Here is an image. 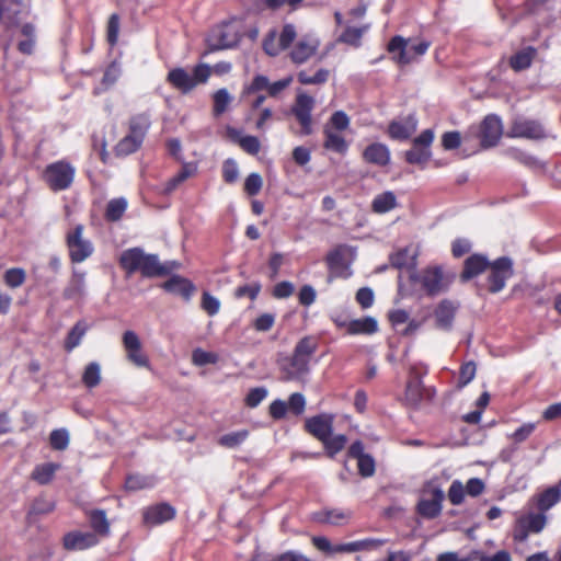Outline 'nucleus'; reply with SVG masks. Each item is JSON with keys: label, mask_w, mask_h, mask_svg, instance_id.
Instances as JSON below:
<instances>
[{"label": "nucleus", "mask_w": 561, "mask_h": 561, "mask_svg": "<svg viewBox=\"0 0 561 561\" xmlns=\"http://www.w3.org/2000/svg\"><path fill=\"white\" fill-rule=\"evenodd\" d=\"M280 369L285 380H298L309 371V363L293 354L280 363Z\"/></svg>", "instance_id": "18"}, {"label": "nucleus", "mask_w": 561, "mask_h": 561, "mask_svg": "<svg viewBox=\"0 0 561 561\" xmlns=\"http://www.w3.org/2000/svg\"><path fill=\"white\" fill-rule=\"evenodd\" d=\"M214 114L219 116L225 113L232 101V96L227 89H219L215 92L214 96Z\"/></svg>", "instance_id": "49"}, {"label": "nucleus", "mask_w": 561, "mask_h": 561, "mask_svg": "<svg viewBox=\"0 0 561 561\" xmlns=\"http://www.w3.org/2000/svg\"><path fill=\"white\" fill-rule=\"evenodd\" d=\"M59 468L60 465L54 462L37 465L32 472V479L39 484H47L53 480Z\"/></svg>", "instance_id": "37"}, {"label": "nucleus", "mask_w": 561, "mask_h": 561, "mask_svg": "<svg viewBox=\"0 0 561 561\" xmlns=\"http://www.w3.org/2000/svg\"><path fill=\"white\" fill-rule=\"evenodd\" d=\"M339 131L340 130L332 129V127H324L323 134L325 139L323 146L328 150L344 153L347 150V142Z\"/></svg>", "instance_id": "34"}, {"label": "nucleus", "mask_w": 561, "mask_h": 561, "mask_svg": "<svg viewBox=\"0 0 561 561\" xmlns=\"http://www.w3.org/2000/svg\"><path fill=\"white\" fill-rule=\"evenodd\" d=\"M489 266V262L485 256L473 254L465 261L463 271L461 278L468 280L482 273Z\"/></svg>", "instance_id": "29"}, {"label": "nucleus", "mask_w": 561, "mask_h": 561, "mask_svg": "<svg viewBox=\"0 0 561 561\" xmlns=\"http://www.w3.org/2000/svg\"><path fill=\"white\" fill-rule=\"evenodd\" d=\"M127 208V201L124 197L111 199L107 203L105 216L111 221H116L122 218Z\"/></svg>", "instance_id": "45"}, {"label": "nucleus", "mask_w": 561, "mask_h": 561, "mask_svg": "<svg viewBox=\"0 0 561 561\" xmlns=\"http://www.w3.org/2000/svg\"><path fill=\"white\" fill-rule=\"evenodd\" d=\"M352 517V512L340 508L325 510L317 514V520L334 526L346 524Z\"/></svg>", "instance_id": "31"}, {"label": "nucleus", "mask_w": 561, "mask_h": 561, "mask_svg": "<svg viewBox=\"0 0 561 561\" xmlns=\"http://www.w3.org/2000/svg\"><path fill=\"white\" fill-rule=\"evenodd\" d=\"M153 485V480L149 477L140 476V474H131L127 477L125 482V488L128 491H138L146 488H151Z\"/></svg>", "instance_id": "53"}, {"label": "nucleus", "mask_w": 561, "mask_h": 561, "mask_svg": "<svg viewBox=\"0 0 561 561\" xmlns=\"http://www.w3.org/2000/svg\"><path fill=\"white\" fill-rule=\"evenodd\" d=\"M430 42L405 39L402 36H394L388 44V51L392 55V59L401 65H408L423 56L428 47Z\"/></svg>", "instance_id": "1"}, {"label": "nucleus", "mask_w": 561, "mask_h": 561, "mask_svg": "<svg viewBox=\"0 0 561 561\" xmlns=\"http://www.w3.org/2000/svg\"><path fill=\"white\" fill-rule=\"evenodd\" d=\"M180 267V263L170 261L160 263L157 255L146 254L140 273L144 277L163 276Z\"/></svg>", "instance_id": "16"}, {"label": "nucleus", "mask_w": 561, "mask_h": 561, "mask_svg": "<svg viewBox=\"0 0 561 561\" xmlns=\"http://www.w3.org/2000/svg\"><path fill=\"white\" fill-rule=\"evenodd\" d=\"M142 144V140L128 133L115 147L118 156H128L135 152Z\"/></svg>", "instance_id": "44"}, {"label": "nucleus", "mask_w": 561, "mask_h": 561, "mask_svg": "<svg viewBox=\"0 0 561 561\" xmlns=\"http://www.w3.org/2000/svg\"><path fill=\"white\" fill-rule=\"evenodd\" d=\"M150 117L147 114H138L130 118L129 122V133L140 140L144 141V138L147 134V130L150 127Z\"/></svg>", "instance_id": "40"}, {"label": "nucleus", "mask_w": 561, "mask_h": 561, "mask_svg": "<svg viewBox=\"0 0 561 561\" xmlns=\"http://www.w3.org/2000/svg\"><path fill=\"white\" fill-rule=\"evenodd\" d=\"M222 178L227 183H234L239 178V168L234 160L227 159L222 164Z\"/></svg>", "instance_id": "62"}, {"label": "nucleus", "mask_w": 561, "mask_h": 561, "mask_svg": "<svg viewBox=\"0 0 561 561\" xmlns=\"http://www.w3.org/2000/svg\"><path fill=\"white\" fill-rule=\"evenodd\" d=\"M101 365L98 362L89 363L82 373V382L88 388H95L101 382Z\"/></svg>", "instance_id": "42"}, {"label": "nucleus", "mask_w": 561, "mask_h": 561, "mask_svg": "<svg viewBox=\"0 0 561 561\" xmlns=\"http://www.w3.org/2000/svg\"><path fill=\"white\" fill-rule=\"evenodd\" d=\"M123 346L126 357L137 367H149V359L142 352V345L136 332L128 330L123 334Z\"/></svg>", "instance_id": "13"}, {"label": "nucleus", "mask_w": 561, "mask_h": 561, "mask_svg": "<svg viewBox=\"0 0 561 561\" xmlns=\"http://www.w3.org/2000/svg\"><path fill=\"white\" fill-rule=\"evenodd\" d=\"M25 279V273L21 268H10L4 274V280L10 287H19Z\"/></svg>", "instance_id": "63"}, {"label": "nucleus", "mask_w": 561, "mask_h": 561, "mask_svg": "<svg viewBox=\"0 0 561 561\" xmlns=\"http://www.w3.org/2000/svg\"><path fill=\"white\" fill-rule=\"evenodd\" d=\"M317 350V341L313 337L306 336L301 339L294 351L298 357L306 359L308 363L310 362V357Z\"/></svg>", "instance_id": "47"}, {"label": "nucleus", "mask_w": 561, "mask_h": 561, "mask_svg": "<svg viewBox=\"0 0 561 561\" xmlns=\"http://www.w3.org/2000/svg\"><path fill=\"white\" fill-rule=\"evenodd\" d=\"M334 415L322 413L306 420L305 427L309 434L321 443L333 432Z\"/></svg>", "instance_id": "15"}, {"label": "nucleus", "mask_w": 561, "mask_h": 561, "mask_svg": "<svg viewBox=\"0 0 561 561\" xmlns=\"http://www.w3.org/2000/svg\"><path fill=\"white\" fill-rule=\"evenodd\" d=\"M513 275V264L508 257H500L490 264L489 290L491 293L501 291L506 280Z\"/></svg>", "instance_id": "10"}, {"label": "nucleus", "mask_w": 561, "mask_h": 561, "mask_svg": "<svg viewBox=\"0 0 561 561\" xmlns=\"http://www.w3.org/2000/svg\"><path fill=\"white\" fill-rule=\"evenodd\" d=\"M390 260L391 264L397 268H413L415 266L416 251L412 247H407L392 254Z\"/></svg>", "instance_id": "35"}, {"label": "nucleus", "mask_w": 561, "mask_h": 561, "mask_svg": "<svg viewBox=\"0 0 561 561\" xmlns=\"http://www.w3.org/2000/svg\"><path fill=\"white\" fill-rule=\"evenodd\" d=\"M561 497V479L559 484L553 485L542 493H540L537 497V507L540 512L545 513L550 510L553 505H556Z\"/></svg>", "instance_id": "33"}, {"label": "nucleus", "mask_w": 561, "mask_h": 561, "mask_svg": "<svg viewBox=\"0 0 561 561\" xmlns=\"http://www.w3.org/2000/svg\"><path fill=\"white\" fill-rule=\"evenodd\" d=\"M238 41L239 35L232 24L215 26L211 28L206 39L210 51L231 48Z\"/></svg>", "instance_id": "5"}, {"label": "nucleus", "mask_w": 561, "mask_h": 561, "mask_svg": "<svg viewBox=\"0 0 561 561\" xmlns=\"http://www.w3.org/2000/svg\"><path fill=\"white\" fill-rule=\"evenodd\" d=\"M457 306L449 301L443 300L435 310L436 327L440 330H449L453 325Z\"/></svg>", "instance_id": "26"}, {"label": "nucleus", "mask_w": 561, "mask_h": 561, "mask_svg": "<svg viewBox=\"0 0 561 561\" xmlns=\"http://www.w3.org/2000/svg\"><path fill=\"white\" fill-rule=\"evenodd\" d=\"M197 171V165L193 162H187L182 165V169L170 180H168L162 188V193L170 195L174 192L183 182L188 178L193 176Z\"/></svg>", "instance_id": "27"}, {"label": "nucleus", "mask_w": 561, "mask_h": 561, "mask_svg": "<svg viewBox=\"0 0 561 561\" xmlns=\"http://www.w3.org/2000/svg\"><path fill=\"white\" fill-rule=\"evenodd\" d=\"M503 134L502 122L496 115H488L480 125L481 146L490 148L495 146Z\"/></svg>", "instance_id": "14"}, {"label": "nucleus", "mask_w": 561, "mask_h": 561, "mask_svg": "<svg viewBox=\"0 0 561 561\" xmlns=\"http://www.w3.org/2000/svg\"><path fill=\"white\" fill-rule=\"evenodd\" d=\"M162 288L171 294L179 295L188 300L195 290L194 285L186 278L173 275L162 284Z\"/></svg>", "instance_id": "25"}, {"label": "nucleus", "mask_w": 561, "mask_h": 561, "mask_svg": "<svg viewBox=\"0 0 561 561\" xmlns=\"http://www.w3.org/2000/svg\"><path fill=\"white\" fill-rule=\"evenodd\" d=\"M297 79L301 84H322L329 79V70L319 69L312 76L302 70L298 73Z\"/></svg>", "instance_id": "51"}, {"label": "nucleus", "mask_w": 561, "mask_h": 561, "mask_svg": "<svg viewBox=\"0 0 561 561\" xmlns=\"http://www.w3.org/2000/svg\"><path fill=\"white\" fill-rule=\"evenodd\" d=\"M423 398L422 381L419 377H412L407 385L405 400L408 404L416 407Z\"/></svg>", "instance_id": "41"}, {"label": "nucleus", "mask_w": 561, "mask_h": 561, "mask_svg": "<svg viewBox=\"0 0 561 561\" xmlns=\"http://www.w3.org/2000/svg\"><path fill=\"white\" fill-rule=\"evenodd\" d=\"M202 308L208 316H215L219 312L220 301L215 296L205 291L202 296Z\"/></svg>", "instance_id": "59"}, {"label": "nucleus", "mask_w": 561, "mask_h": 561, "mask_svg": "<svg viewBox=\"0 0 561 561\" xmlns=\"http://www.w3.org/2000/svg\"><path fill=\"white\" fill-rule=\"evenodd\" d=\"M83 226L77 225L67 232L66 243L69 256L72 262L81 263L93 253V245L90 240L83 237Z\"/></svg>", "instance_id": "2"}, {"label": "nucleus", "mask_w": 561, "mask_h": 561, "mask_svg": "<svg viewBox=\"0 0 561 561\" xmlns=\"http://www.w3.org/2000/svg\"><path fill=\"white\" fill-rule=\"evenodd\" d=\"M263 186V179L259 173H251L244 181V191L250 196L256 195Z\"/></svg>", "instance_id": "57"}, {"label": "nucleus", "mask_w": 561, "mask_h": 561, "mask_svg": "<svg viewBox=\"0 0 561 561\" xmlns=\"http://www.w3.org/2000/svg\"><path fill=\"white\" fill-rule=\"evenodd\" d=\"M218 355L213 352H206L202 348H196L192 353V363L195 366H205L208 364H216Z\"/></svg>", "instance_id": "54"}, {"label": "nucleus", "mask_w": 561, "mask_h": 561, "mask_svg": "<svg viewBox=\"0 0 561 561\" xmlns=\"http://www.w3.org/2000/svg\"><path fill=\"white\" fill-rule=\"evenodd\" d=\"M75 172V168L71 164L58 161L46 168L45 180L53 191H64L73 182Z\"/></svg>", "instance_id": "4"}, {"label": "nucleus", "mask_w": 561, "mask_h": 561, "mask_svg": "<svg viewBox=\"0 0 561 561\" xmlns=\"http://www.w3.org/2000/svg\"><path fill=\"white\" fill-rule=\"evenodd\" d=\"M512 138H527L538 140L547 137L543 126L534 119L518 116L514 118L512 126L507 133Z\"/></svg>", "instance_id": "9"}, {"label": "nucleus", "mask_w": 561, "mask_h": 561, "mask_svg": "<svg viewBox=\"0 0 561 561\" xmlns=\"http://www.w3.org/2000/svg\"><path fill=\"white\" fill-rule=\"evenodd\" d=\"M350 117L343 111H336L330 117L329 123L324 127H332L334 130L343 131L350 126Z\"/></svg>", "instance_id": "56"}, {"label": "nucleus", "mask_w": 561, "mask_h": 561, "mask_svg": "<svg viewBox=\"0 0 561 561\" xmlns=\"http://www.w3.org/2000/svg\"><path fill=\"white\" fill-rule=\"evenodd\" d=\"M445 497L444 491L434 482L427 483L421 494L417 512L426 518H434L442 511V502Z\"/></svg>", "instance_id": "3"}, {"label": "nucleus", "mask_w": 561, "mask_h": 561, "mask_svg": "<svg viewBox=\"0 0 561 561\" xmlns=\"http://www.w3.org/2000/svg\"><path fill=\"white\" fill-rule=\"evenodd\" d=\"M87 332V325L83 322H78L68 333L65 341V348L71 352L80 343Z\"/></svg>", "instance_id": "46"}, {"label": "nucleus", "mask_w": 561, "mask_h": 561, "mask_svg": "<svg viewBox=\"0 0 561 561\" xmlns=\"http://www.w3.org/2000/svg\"><path fill=\"white\" fill-rule=\"evenodd\" d=\"M387 542L386 539L367 538L354 541L355 552L377 550Z\"/></svg>", "instance_id": "61"}, {"label": "nucleus", "mask_w": 561, "mask_h": 561, "mask_svg": "<svg viewBox=\"0 0 561 561\" xmlns=\"http://www.w3.org/2000/svg\"><path fill=\"white\" fill-rule=\"evenodd\" d=\"M26 7L21 0H0V23L7 26L18 24V16L24 13Z\"/></svg>", "instance_id": "21"}, {"label": "nucleus", "mask_w": 561, "mask_h": 561, "mask_svg": "<svg viewBox=\"0 0 561 561\" xmlns=\"http://www.w3.org/2000/svg\"><path fill=\"white\" fill-rule=\"evenodd\" d=\"M465 486L458 480L454 481L448 491V499L454 505H459L462 503L465 497Z\"/></svg>", "instance_id": "64"}, {"label": "nucleus", "mask_w": 561, "mask_h": 561, "mask_svg": "<svg viewBox=\"0 0 561 561\" xmlns=\"http://www.w3.org/2000/svg\"><path fill=\"white\" fill-rule=\"evenodd\" d=\"M267 393L265 387L253 388L245 397V404L249 408H256L267 397Z\"/></svg>", "instance_id": "58"}, {"label": "nucleus", "mask_w": 561, "mask_h": 561, "mask_svg": "<svg viewBox=\"0 0 561 561\" xmlns=\"http://www.w3.org/2000/svg\"><path fill=\"white\" fill-rule=\"evenodd\" d=\"M146 253L139 248L125 250L119 256V264L128 275L140 272Z\"/></svg>", "instance_id": "24"}, {"label": "nucleus", "mask_w": 561, "mask_h": 561, "mask_svg": "<svg viewBox=\"0 0 561 561\" xmlns=\"http://www.w3.org/2000/svg\"><path fill=\"white\" fill-rule=\"evenodd\" d=\"M239 146L249 154L255 156L261 149V142L257 137L247 135L239 139Z\"/></svg>", "instance_id": "60"}, {"label": "nucleus", "mask_w": 561, "mask_h": 561, "mask_svg": "<svg viewBox=\"0 0 561 561\" xmlns=\"http://www.w3.org/2000/svg\"><path fill=\"white\" fill-rule=\"evenodd\" d=\"M347 438L343 434L330 435L322 442L329 457L333 458L337 453L344 449Z\"/></svg>", "instance_id": "43"}, {"label": "nucleus", "mask_w": 561, "mask_h": 561, "mask_svg": "<svg viewBox=\"0 0 561 561\" xmlns=\"http://www.w3.org/2000/svg\"><path fill=\"white\" fill-rule=\"evenodd\" d=\"M547 523V518L542 512L528 513L517 519L516 526L513 531L514 540L523 542L526 541L529 534L540 533Z\"/></svg>", "instance_id": "8"}, {"label": "nucleus", "mask_w": 561, "mask_h": 561, "mask_svg": "<svg viewBox=\"0 0 561 561\" xmlns=\"http://www.w3.org/2000/svg\"><path fill=\"white\" fill-rule=\"evenodd\" d=\"M419 279L422 288L431 296L445 291L450 284V279L445 276L440 267L426 268Z\"/></svg>", "instance_id": "12"}, {"label": "nucleus", "mask_w": 561, "mask_h": 561, "mask_svg": "<svg viewBox=\"0 0 561 561\" xmlns=\"http://www.w3.org/2000/svg\"><path fill=\"white\" fill-rule=\"evenodd\" d=\"M370 25L365 24L360 27L346 26L339 36L337 42L347 44L353 47H359L363 35L369 30Z\"/></svg>", "instance_id": "36"}, {"label": "nucleus", "mask_w": 561, "mask_h": 561, "mask_svg": "<svg viewBox=\"0 0 561 561\" xmlns=\"http://www.w3.org/2000/svg\"><path fill=\"white\" fill-rule=\"evenodd\" d=\"M320 46V41L313 35L301 37L290 53L291 59L296 64L306 62L311 58Z\"/></svg>", "instance_id": "17"}, {"label": "nucleus", "mask_w": 561, "mask_h": 561, "mask_svg": "<svg viewBox=\"0 0 561 561\" xmlns=\"http://www.w3.org/2000/svg\"><path fill=\"white\" fill-rule=\"evenodd\" d=\"M434 140L432 129L423 130L414 140L413 147L405 152V159L411 164H424L432 156L431 145Z\"/></svg>", "instance_id": "7"}, {"label": "nucleus", "mask_w": 561, "mask_h": 561, "mask_svg": "<svg viewBox=\"0 0 561 561\" xmlns=\"http://www.w3.org/2000/svg\"><path fill=\"white\" fill-rule=\"evenodd\" d=\"M249 436V432L247 430H241L237 432H231L222 435L219 438V445L226 448H236L240 446Z\"/></svg>", "instance_id": "50"}, {"label": "nucleus", "mask_w": 561, "mask_h": 561, "mask_svg": "<svg viewBox=\"0 0 561 561\" xmlns=\"http://www.w3.org/2000/svg\"><path fill=\"white\" fill-rule=\"evenodd\" d=\"M84 273L75 271L68 286L64 290V296L68 299L80 297L84 293Z\"/></svg>", "instance_id": "38"}, {"label": "nucleus", "mask_w": 561, "mask_h": 561, "mask_svg": "<svg viewBox=\"0 0 561 561\" xmlns=\"http://www.w3.org/2000/svg\"><path fill=\"white\" fill-rule=\"evenodd\" d=\"M98 542L99 538L94 533L72 531L64 537V546L67 550H84Z\"/></svg>", "instance_id": "19"}, {"label": "nucleus", "mask_w": 561, "mask_h": 561, "mask_svg": "<svg viewBox=\"0 0 561 561\" xmlns=\"http://www.w3.org/2000/svg\"><path fill=\"white\" fill-rule=\"evenodd\" d=\"M398 206L397 196L391 191L377 194L371 202V209L376 214H386Z\"/></svg>", "instance_id": "32"}, {"label": "nucleus", "mask_w": 561, "mask_h": 561, "mask_svg": "<svg viewBox=\"0 0 561 561\" xmlns=\"http://www.w3.org/2000/svg\"><path fill=\"white\" fill-rule=\"evenodd\" d=\"M364 159L369 163L386 165L390 160V152L386 145L377 142L365 149Z\"/></svg>", "instance_id": "30"}, {"label": "nucleus", "mask_w": 561, "mask_h": 561, "mask_svg": "<svg viewBox=\"0 0 561 561\" xmlns=\"http://www.w3.org/2000/svg\"><path fill=\"white\" fill-rule=\"evenodd\" d=\"M352 250L347 247H337L327 255V264L331 276L347 278L352 275Z\"/></svg>", "instance_id": "6"}, {"label": "nucleus", "mask_w": 561, "mask_h": 561, "mask_svg": "<svg viewBox=\"0 0 561 561\" xmlns=\"http://www.w3.org/2000/svg\"><path fill=\"white\" fill-rule=\"evenodd\" d=\"M167 79L174 88L183 93H187L196 87V82L192 78L191 73L183 68L172 69L168 73Z\"/></svg>", "instance_id": "28"}, {"label": "nucleus", "mask_w": 561, "mask_h": 561, "mask_svg": "<svg viewBox=\"0 0 561 561\" xmlns=\"http://www.w3.org/2000/svg\"><path fill=\"white\" fill-rule=\"evenodd\" d=\"M340 327H344L346 332L351 335H370L378 331V322L373 317H364L362 319H354L347 322H339Z\"/></svg>", "instance_id": "22"}, {"label": "nucleus", "mask_w": 561, "mask_h": 561, "mask_svg": "<svg viewBox=\"0 0 561 561\" xmlns=\"http://www.w3.org/2000/svg\"><path fill=\"white\" fill-rule=\"evenodd\" d=\"M417 127V119L414 115H408L404 118L393 121L390 123L388 133L393 139H408Z\"/></svg>", "instance_id": "23"}, {"label": "nucleus", "mask_w": 561, "mask_h": 561, "mask_svg": "<svg viewBox=\"0 0 561 561\" xmlns=\"http://www.w3.org/2000/svg\"><path fill=\"white\" fill-rule=\"evenodd\" d=\"M536 55V49L527 47L511 57L510 65L515 71L528 68Z\"/></svg>", "instance_id": "39"}, {"label": "nucleus", "mask_w": 561, "mask_h": 561, "mask_svg": "<svg viewBox=\"0 0 561 561\" xmlns=\"http://www.w3.org/2000/svg\"><path fill=\"white\" fill-rule=\"evenodd\" d=\"M268 83L270 80L267 77L257 75L253 78L252 82L249 85L244 87L243 95L250 96L263 90L268 91Z\"/></svg>", "instance_id": "55"}, {"label": "nucleus", "mask_w": 561, "mask_h": 561, "mask_svg": "<svg viewBox=\"0 0 561 561\" xmlns=\"http://www.w3.org/2000/svg\"><path fill=\"white\" fill-rule=\"evenodd\" d=\"M314 107V99L304 92H299L296 98L295 105L293 106V114L299 122L305 135L312 131L311 112Z\"/></svg>", "instance_id": "11"}, {"label": "nucleus", "mask_w": 561, "mask_h": 561, "mask_svg": "<svg viewBox=\"0 0 561 561\" xmlns=\"http://www.w3.org/2000/svg\"><path fill=\"white\" fill-rule=\"evenodd\" d=\"M175 510L165 503L150 506L144 512V520L147 525H159L173 519Z\"/></svg>", "instance_id": "20"}, {"label": "nucleus", "mask_w": 561, "mask_h": 561, "mask_svg": "<svg viewBox=\"0 0 561 561\" xmlns=\"http://www.w3.org/2000/svg\"><path fill=\"white\" fill-rule=\"evenodd\" d=\"M90 524L93 530L101 536H106L110 531V524L104 511L91 512Z\"/></svg>", "instance_id": "48"}, {"label": "nucleus", "mask_w": 561, "mask_h": 561, "mask_svg": "<svg viewBox=\"0 0 561 561\" xmlns=\"http://www.w3.org/2000/svg\"><path fill=\"white\" fill-rule=\"evenodd\" d=\"M70 436L66 428L54 430L49 435L50 446L56 450H65L69 445Z\"/></svg>", "instance_id": "52"}]
</instances>
